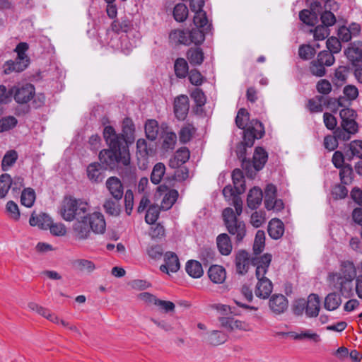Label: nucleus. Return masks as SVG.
Masks as SVG:
<instances>
[{"label": "nucleus", "instance_id": "f257e3e1", "mask_svg": "<svg viewBox=\"0 0 362 362\" xmlns=\"http://www.w3.org/2000/svg\"><path fill=\"white\" fill-rule=\"evenodd\" d=\"M103 137L109 146L99 153V160L106 168L114 169L118 165H122L129 170L131 177H135V168L129 166L130 154L126 146L120 145L116 131L112 126H106L103 130Z\"/></svg>", "mask_w": 362, "mask_h": 362}, {"label": "nucleus", "instance_id": "f03ea898", "mask_svg": "<svg viewBox=\"0 0 362 362\" xmlns=\"http://www.w3.org/2000/svg\"><path fill=\"white\" fill-rule=\"evenodd\" d=\"M356 277V269L353 262L341 261L339 271L329 274V281L341 296L349 298L353 296V281Z\"/></svg>", "mask_w": 362, "mask_h": 362}, {"label": "nucleus", "instance_id": "7ed1b4c3", "mask_svg": "<svg viewBox=\"0 0 362 362\" xmlns=\"http://www.w3.org/2000/svg\"><path fill=\"white\" fill-rule=\"evenodd\" d=\"M235 211L230 207L223 209L222 212L224 225L230 235L234 237L236 243H240L246 235V226L243 221L238 218L243 212V201L235 198L234 201Z\"/></svg>", "mask_w": 362, "mask_h": 362}, {"label": "nucleus", "instance_id": "20e7f679", "mask_svg": "<svg viewBox=\"0 0 362 362\" xmlns=\"http://www.w3.org/2000/svg\"><path fill=\"white\" fill-rule=\"evenodd\" d=\"M272 262V255L270 254H264L260 259L253 261L254 265L256 266V277L258 282L255 290V295L262 299H267L270 296L273 289L272 281L265 276L268 268Z\"/></svg>", "mask_w": 362, "mask_h": 362}, {"label": "nucleus", "instance_id": "39448f33", "mask_svg": "<svg viewBox=\"0 0 362 362\" xmlns=\"http://www.w3.org/2000/svg\"><path fill=\"white\" fill-rule=\"evenodd\" d=\"M89 205L87 202L73 197H66L62 201L60 214L67 221L80 218H86Z\"/></svg>", "mask_w": 362, "mask_h": 362}, {"label": "nucleus", "instance_id": "423d86ee", "mask_svg": "<svg viewBox=\"0 0 362 362\" xmlns=\"http://www.w3.org/2000/svg\"><path fill=\"white\" fill-rule=\"evenodd\" d=\"M28 49V45L26 42H20L16 47L17 53L16 59L8 60L4 64V72L5 74H10L12 72H21L25 70L29 64V59L25 52Z\"/></svg>", "mask_w": 362, "mask_h": 362}, {"label": "nucleus", "instance_id": "0eeeda50", "mask_svg": "<svg viewBox=\"0 0 362 362\" xmlns=\"http://www.w3.org/2000/svg\"><path fill=\"white\" fill-rule=\"evenodd\" d=\"M347 100L344 98H331L323 95H316L308 100V107L311 112H321L324 107L336 111L339 106H346Z\"/></svg>", "mask_w": 362, "mask_h": 362}, {"label": "nucleus", "instance_id": "6e6552de", "mask_svg": "<svg viewBox=\"0 0 362 362\" xmlns=\"http://www.w3.org/2000/svg\"><path fill=\"white\" fill-rule=\"evenodd\" d=\"M134 133L135 127L132 119L125 117L122 121V134L116 132V135L121 140L120 145L126 146L128 148L129 145L132 144L135 140Z\"/></svg>", "mask_w": 362, "mask_h": 362}, {"label": "nucleus", "instance_id": "1a4fd4ad", "mask_svg": "<svg viewBox=\"0 0 362 362\" xmlns=\"http://www.w3.org/2000/svg\"><path fill=\"white\" fill-rule=\"evenodd\" d=\"M339 116L341 119V127L347 128L346 130H349V132H358V124L356 122L357 114L355 110L346 107L340 110Z\"/></svg>", "mask_w": 362, "mask_h": 362}, {"label": "nucleus", "instance_id": "9d476101", "mask_svg": "<svg viewBox=\"0 0 362 362\" xmlns=\"http://www.w3.org/2000/svg\"><path fill=\"white\" fill-rule=\"evenodd\" d=\"M14 99L18 103L24 104L29 102L34 96L35 88L30 83L12 88Z\"/></svg>", "mask_w": 362, "mask_h": 362}, {"label": "nucleus", "instance_id": "9b49d317", "mask_svg": "<svg viewBox=\"0 0 362 362\" xmlns=\"http://www.w3.org/2000/svg\"><path fill=\"white\" fill-rule=\"evenodd\" d=\"M189 6L192 11L194 12V24L195 26L206 27L207 24L206 13L203 10L204 0H189Z\"/></svg>", "mask_w": 362, "mask_h": 362}, {"label": "nucleus", "instance_id": "f8f14e48", "mask_svg": "<svg viewBox=\"0 0 362 362\" xmlns=\"http://www.w3.org/2000/svg\"><path fill=\"white\" fill-rule=\"evenodd\" d=\"M259 258L250 259V255L245 250H240L236 253L235 263L237 273L241 275L245 274L250 268V264Z\"/></svg>", "mask_w": 362, "mask_h": 362}, {"label": "nucleus", "instance_id": "ddd939ff", "mask_svg": "<svg viewBox=\"0 0 362 362\" xmlns=\"http://www.w3.org/2000/svg\"><path fill=\"white\" fill-rule=\"evenodd\" d=\"M105 170L100 163H91L86 168L87 177L92 183H100L105 177Z\"/></svg>", "mask_w": 362, "mask_h": 362}, {"label": "nucleus", "instance_id": "4468645a", "mask_svg": "<svg viewBox=\"0 0 362 362\" xmlns=\"http://www.w3.org/2000/svg\"><path fill=\"white\" fill-rule=\"evenodd\" d=\"M165 264L160 265V270L164 273L177 272L180 268L177 255L173 252H166L164 254Z\"/></svg>", "mask_w": 362, "mask_h": 362}, {"label": "nucleus", "instance_id": "2eb2a0df", "mask_svg": "<svg viewBox=\"0 0 362 362\" xmlns=\"http://www.w3.org/2000/svg\"><path fill=\"white\" fill-rule=\"evenodd\" d=\"M189 98L185 95L177 96L174 101V113L179 120H184L189 112Z\"/></svg>", "mask_w": 362, "mask_h": 362}, {"label": "nucleus", "instance_id": "dca6fc26", "mask_svg": "<svg viewBox=\"0 0 362 362\" xmlns=\"http://www.w3.org/2000/svg\"><path fill=\"white\" fill-rule=\"evenodd\" d=\"M81 220L78 221L73 226V233L74 237L77 240H86L87 239L91 231V228L88 223V214L86 218H81Z\"/></svg>", "mask_w": 362, "mask_h": 362}, {"label": "nucleus", "instance_id": "f3484780", "mask_svg": "<svg viewBox=\"0 0 362 362\" xmlns=\"http://www.w3.org/2000/svg\"><path fill=\"white\" fill-rule=\"evenodd\" d=\"M287 298L282 294H274L269 300V306L275 315L284 313L288 308Z\"/></svg>", "mask_w": 362, "mask_h": 362}, {"label": "nucleus", "instance_id": "a211bd4d", "mask_svg": "<svg viewBox=\"0 0 362 362\" xmlns=\"http://www.w3.org/2000/svg\"><path fill=\"white\" fill-rule=\"evenodd\" d=\"M344 54L354 66H359L362 62V42L357 41L351 43Z\"/></svg>", "mask_w": 362, "mask_h": 362}, {"label": "nucleus", "instance_id": "6ab92c4d", "mask_svg": "<svg viewBox=\"0 0 362 362\" xmlns=\"http://www.w3.org/2000/svg\"><path fill=\"white\" fill-rule=\"evenodd\" d=\"M106 187L111 196L117 200H120L124 195V187L121 180L115 176L109 177L106 180Z\"/></svg>", "mask_w": 362, "mask_h": 362}, {"label": "nucleus", "instance_id": "aec40b11", "mask_svg": "<svg viewBox=\"0 0 362 362\" xmlns=\"http://www.w3.org/2000/svg\"><path fill=\"white\" fill-rule=\"evenodd\" d=\"M88 220L91 230L95 233H103L105 230L106 223L104 216L100 212H94L88 215Z\"/></svg>", "mask_w": 362, "mask_h": 362}, {"label": "nucleus", "instance_id": "412c9836", "mask_svg": "<svg viewBox=\"0 0 362 362\" xmlns=\"http://www.w3.org/2000/svg\"><path fill=\"white\" fill-rule=\"evenodd\" d=\"M221 325L229 330L239 329L243 331H249L250 325L245 322L235 320L233 317H222L219 320Z\"/></svg>", "mask_w": 362, "mask_h": 362}, {"label": "nucleus", "instance_id": "4be33fe9", "mask_svg": "<svg viewBox=\"0 0 362 362\" xmlns=\"http://www.w3.org/2000/svg\"><path fill=\"white\" fill-rule=\"evenodd\" d=\"M189 151L185 148L178 149L173 157L169 160V166L172 168H177L185 163L189 158Z\"/></svg>", "mask_w": 362, "mask_h": 362}, {"label": "nucleus", "instance_id": "5701e85b", "mask_svg": "<svg viewBox=\"0 0 362 362\" xmlns=\"http://www.w3.org/2000/svg\"><path fill=\"white\" fill-rule=\"evenodd\" d=\"M211 24L207 21L206 27L196 26L195 28H192L189 31V40L191 43L195 45L202 44L205 40V33L210 30Z\"/></svg>", "mask_w": 362, "mask_h": 362}, {"label": "nucleus", "instance_id": "b1692460", "mask_svg": "<svg viewBox=\"0 0 362 362\" xmlns=\"http://www.w3.org/2000/svg\"><path fill=\"white\" fill-rule=\"evenodd\" d=\"M136 149L137 154L143 158L153 156L156 152L155 145L151 142H147L144 139L137 140Z\"/></svg>", "mask_w": 362, "mask_h": 362}, {"label": "nucleus", "instance_id": "393cba45", "mask_svg": "<svg viewBox=\"0 0 362 362\" xmlns=\"http://www.w3.org/2000/svg\"><path fill=\"white\" fill-rule=\"evenodd\" d=\"M208 276L213 283L220 284L226 280V272L223 267L215 264L209 267Z\"/></svg>", "mask_w": 362, "mask_h": 362}, {"label": "nucleus", "instance_id": "a878e982", "mask_svg": "<svg viewBox=\"0 0 362 362\" xmlns=\"http://www.w3.org/2000/svg\"><path fill=\"white\" fill-rule=\"evenodd\" d=\"M320 311V298L316 294H310L305 304V314L308 317H313L318 315Z\"/></svg>", "mask_w": 362, "mask_h": 362}, {"label": "nucleus", "instance_id": "bb28decb", "mask_svg": "<svg viewBox=\"0 0 362 362\" xmlns=\"http://www.w3.org/2000/svg\"><path fill=\"white\" fill-rule=\"evenodd\" d=\"M216 245L219 252L222 255H229L233 249L232 243L229 235L226 233H221L216 238Z\"/></svg>", "mask_w": 362, "mask_h": 362}, {"label": "nucleus", "instance_id": "cd10ccee", "mask_svg": "<svg viewBox=\"0 0 362 362\" xmlns=\"http://www.w3.org/2000/svg\"><path fill=\"white\" fill-rule=\"evenodd\" d=\"M284 233V225L279 219H272L268 226V233L274 240L279 239Z\"/></svg>", "mask_w": 362, "mask_h": 362}, {"label": "nucleus", "instance_id": "c85d7f7f", "mask_svg": "<svg viewBox=\"0 0 362 362\" xmlns=\"http://www.w3.org/2000/svg\"><path fill=\"white\" fill-rule=\"evenodd\" d=\"M262 191L259 187H253L249 192L247 203L249 208L255 209L259 207L262 201Z\"/></svg>", "mask_w": 362, "mask_h": 362}, {"label": "nucleus", "instance_id": "c756f323", "mask_svg": "<svg viewBox=\"0 0 362 362\" xmlns=\"http://www.w3.org/2000/svg\"><path fill=\"white\" fill-rule=\"evenodd\" d=\"M341 293L332 292L329 293L325 298L324 307L329 311L337 310L341 304Z\"/></svg>", "mask_w": 362, "mask_h": 362}, {"label": "nucleus", "instance_id": "7c9ffc66", "mask_svg": "<svg viewBox=\"0 0 362 362\" xmlns=\"http://www.w3.org/2000/svg\"><path fill=\"white\" fill-rule=\"evenodd\" d=\"M52 221L51 217L46 214H41L36 216L32 214L29 223L32 226H38L42 229H47L50 226Z\"/></svg>", "mask_w": 362, "mask_h": 362}, {"label": "nucleus", "instance_id": "2f4dec72", "mask_svg": "<svg viewBox=\"0 0 362 362\" xmlns=\"http://www.w3.org/2000/svg\"><path fill=\"white\" fill-rule=\"evenodd\" d=\"M132 21L127 17L121 18L119 20H115L112 23L111 29L116 33H127L132 28Z\"/></svg>", "mask_w": 362, "mask_h": 362}, {"label": "nucleus", "instance_id": "473e14b6", "mask_svg": "<svg viewBox=\"0 0 362 362\" xmlns=\"http://www.w3.org/2000/svg\"><path fill=\"white\" fill-rule=\"evenodd\" d=\"M232 180L235 192L240 194L245 191V177L241 170L236 168L232 173Z\"/></svg>", "mask_w": 362, "mask_h": 362}, {"label": "nucleus", "instance_id": "72a5a7b5", "mask_svg": "<svg viewBox=\"0 0 362 362\" xmlns=\"http://www.w3.org/2000/svg\"><path fill=\"white\" fill-rule=\"evenodd\" d=\"M185 270L191 277L194 279L200 278L204 274L202 264L193 259L187 262Z\"/></svg>", "mask_w": 362, "mask_h": 362}, {"label": "nucleus", "instance_id": "f704fd0d", "mask_svg": "<svg viewBox=\"0 0 362 362\" xmlns=\"http://www.w3.org/2000/svg\"><path fill=\"white\" fill-rule=\"evenodd\" d=\"M187 59L193 66L200 65L204 59V52L199 47H192L187 52Z\"/></svg>", "mask_w": 362, "mask_h": 362}, {"label": "nucleus", "instance_id": "c9c22d12", "mask_svg": "<svg viewBox=\"0 0 362 362\" xmlns=\"http://www.w3.org/2000/svg\"><path fill=\"white\" fill-rule=\"evenodd\" d=\"M267 160V153L262 147H257L253 155V166L256 170H260Z\"/></svg>", "mask_w": 362, "mask_h": 362}, {"label": "nucleus", "instance_id": "e433bc0d", "mask_svg": "<svg viewBox=\"0 0 362 362\" xmlns=\"http://www.w3.org/2000/svg\"><path fill=\"white\" fill-rule=\"evenodd\" d=\"M158 124L155 119H148L145 124L146 136L151 141L156 139L158 134Z\"/></svg>", "mask_w": 362, "mask_h": 362}, {"label": "nucleus", "instance_id": "4c0bfd02", "mask_svg": "<svg viewBox=\"0 0 362 362\" xmlns=\"http://www.w3.org/2000/svg\"><path fill=\"white\" fill-rule=\"evenodd\" d=\"M299 18L305 24L308 25H315L318 19V13L317 11H312L311 10L304 9L299 13Z\"/></svg>", "mask_w": 362, "mask_h": 362}, {"label": "nucleus", "instance_id": "58836bf2", "mask_svg": "<svg viewBox=\"0 0 362 362\" xmlns=\"http://www.w3.org/2000/svg\"><path fill=\"white\" fill-rule=\"evenodd\" d=\"M228 337L223 332L214 330L208 334L207 341L213 346H218L225 343Z\"/></svg>", "mask_w": 362, "mask_h": 362}, {"label": "nucleus", "instance_id": "ea45409f", "mask_svg": "<svg viewBox=\"0 0 362 362\" xmlns=\"http://www.w3.org/2000/svg\"><path fill=\"white\" fill-rule=\"evenodd\" d=\"M178 197V192L175 189H172L165 194L160 205L162 210L170 209L176 202Z\"/></svg>", "mask_w": 362, "mask_h": 362}, {"label": "nucleus", "instance_id": "a19ab883", "mask_svg": "<svg viewBox=\"0 0 362 362\" xmlns=\"http://www.w3.org/2000/svg\"><path fill=\"white\" fill-rule=\"evenodd\" d=\"M170 38L171 40L175 41L179 44H183L188 45L190 44V40H189V33L188 31L181 30H173L170 33Z\"/></svg>", "mask_w": 362, "mask_h": 362}, {"label": "nucleus", "instance_id": "79ce46f5", "mask_svg": "<svg viewBox=\"0 0 362 362\" xmlns=\"http://www.w3.org/2000/svg\"><path fill=\"white\" fill-rule=\"evenodd\" d=\"M165 173V166L162 163H156L151 174V181L155 185L160 182Z\"/></svg>", "mask_w": 362, "mask_h": 362}, {"label": "nucleus", "instance_id": "37998d69", "mask_svg": "<svg viewBox=\"0 0 362 362\" xmlns=\"http://www.w3.org/2000/svg\"><path fill=\"white\" fill-rule=\"evenodd\" d=\"M162 148L168 151L174 149L177 141V135L173 132H166L163 135Z\"/></svg>", "mask_w": 362, "mask_h": 362}, {"label": "nucleus", "instance_id": "c03bdc74", "mask_svg": "<svg viewBox=\"0 0 362 362\" xmlns=\"http://www.w3.org/2000/svg\"><path fill=\"white\" fill-rule=\"evenodd\" d=\"M17 159L18 153L15 150L7 151L2 159V170L4 171L8 170L16 162Z\"/></svg>", "mask_w": 362, "mask_h": 362}, {"label": "nucleus", "instance_id": "a18cd8bd", "mask_svg": "<svg viewBox=\"0 0 362 362\" xmlns=\"http://www.w3.org/2000/svg\"><path fill=\"white\" fill-rule=\"evenodd\" d=\"M196 132V129L192 124H187L182 127L180 131V141L181 143L186 144L191 140Z\"/></svg>", "mask_w": 362, "mask_h": 362}, {"label": "nucleus", "instance_id": "49530a36", "mask_svg": "<svg viewBox=\"0 0 362 362\" xmlns=\"http://www.w3.org/2000/svg\"><path fill=\"white\" fill-rule=\"evenodd\" d=\"M265 245V233L262 230H258L256 233L254 245H253V251L254 253L258 255L261 253Z\"/></svg>", "mask_w": 362, "mask_h": 362}, {"label": "nucleus", "instance_id": "de8ad7c7", "mask_svg": "<svg viewBox=\"0 0 362 362\" xmlns=\"http://www.w3.org/2000/svg\"><path fill=\"white\" fill-rule=\"evenodd\" d=\"M11 186L12 179L11 176L7 173L2 174L0 176V199L6 197Z\"/></svg>", "mask_w": 362, "mask_h": 362}, {"label": "nucleus", "instance_id": "09e8293b", "mask_svg": "<svg viewBox=\"0 0 362 362\" xmlns=\"http://www.w3.org/2000/svg\"><path fill=\"white\" fill-rule=\"evenodd\" d=\"M35 200V192L31 188L25 189L21 194V202L26 207H31Z\"/></svg>", "mask_w": 362, "mask_h": 362}, {"label": "nucleus", "instance_id": "8fccbe9b", "mask_svg": "<svg viewBox=\"0 0 362 362\" xmlns=\"http://www.w3.org/2000/svg\"><path fill=\"white\" fill-rule=\"evenodd\" d=\"M175 73L180 78H185L188 74V64L183 58H178L174 65Z\"/></svg>", "mask_w": 362, "mask_h": 362}, {"label": "nucleus", "instance_id": "3c124183", "mask_svg": "<svg viewBox=\"0 0 362 362\" xmlns=\"http://www.w3.org/2000/svg\"><path fill=\"white\" fill-rule=\"evenodd\" d=\"M339 177L341 183L349 185L353 180V168L350 164H345L340 168Z\"/></svg>", "mask_w": 362, "mask_h": 362}, {"label": "nucleus", "instance_id": "603ef678", "mask_svg": "<svg viewBox=\"0 0 362 362\" xmlns=\"http://www.w3.org/2000/svg\"><path fill=\"white\" fill-rule=\"evenodd\" d=\"M349 68L346 66H340L334 73V82L337 86H341L346 80Z\"/></svg>", "mask_w": 362, "mask_h": 362}, {"label": "nucleus", "instance_id": "864d4df0", "mask_svg": "<svg viewBox=\"0 0 362 362\" xmlns=\"http://www.w3.org/2000/svg\"><path fill=\"white\" fill-rule=\"evenodd\" d=\"M74 266L78 270L87 273H91L95 269V265L92 261L84 259L75 260L74 262Z\"/></svg>", "mask_w": 362, "mask_h": 362}, {"label": "nucleus", "instance_id": "5fc2aeb1", "mask_svg": "<svg viewBox=\"0 0 362 362\" xmlns=\"http://www.w3.org/2000/svg\"><path fill=\"white\" fill-rule=\"evenodd\" d=\"M188 16V8L184 4H177L173 10V16L175 21L183 22Z\"/></svg>", "mask_w": 362, "mask_h": 362}, {"label": "nucleus", "instance_id": "6e6d98bb", "mask_svg": "<svg viewBox=\"0 0 362 362\" xmlns=\"http://www.w3.org/2000/svg\"><path fill=\"white\" fill-rule=\"evenodd\" d=\"M161 208L157 205H151L147 209L145 221L148 224H153L158 220Z\"/></svg>", "mask_w": 362, "mask_h": 362}, {"label": "nucleus", "instance_id": "4d7b16f0", "mask_svg": "<svg viewBox=\"0 0 362 362\" xmlns=\"http://www.w3.org/2000/svg\"><path fill=\"white\" fill-rule=\"evenodd\" d=\"M17 124L18 120L13 116L4 117L0 119V133L12 129Z\"/></svg>", "mask_w": 362, "mask_h": 362}, {"label": "nucleus", "instance_id": "13d9d810", "mask_svg": "<svg viewBox=\"0 0 362 362\" xmlns=\"http://www.w3.org/2000/svg\"><path fill=\"white\" fill-rule=\"evenodd\" d=\"M310 73L317 77H322L325 75V66L317 59L310 62L309 67Z\"/></svg>", "mask_w": 362, "mask_h": 362}, {"label": "nucleus", "instance_id": "bf43d9fd", "mask_svg": "<svg viewBox=\"0 0 362 362\" xmlns=\"http://www.w3.org/2000/svg\"><path fill=\"white\" fill-rule=\"evenodd\" d=\"M119 201L117 199H107L104 204L103 207L105 210V211L112 216H117L119 213Z\"/></svg>", "mask_w": 362, "mask_h": 362}, {"label": "nucleus", "instance_id": "052dcab7", "mask_svg": "<svg viewBox=\"0 0 362 362\" xmlns=\"http://www.w3.org/2000/svg\"><path fill=\"white\" fill-rule=\"evenodd\" d=\"M291 337H292L294 339L296 340H302L304 339H309L313 340L315 342H318L320 341V336L316 333H313L310 330H306L305 332H302L300 333H296L293 332H291Z\"/></svg>", "mask_w": 362, "mask_h": 362}, {"label": "nucleus", "instance_id": "680f3d73", "mask_svg": "<svg viewBox=\"0 0 362 362\" xmlns=\"http://www.w3.org/2000/svg\"><path fill=\"white\" fill-rule=\"evenodd\" d=\"M344 98L347 100V105L346 106H343L344 107H346L350 105V103L351 100H355L358 95V89L356 86L348 85L344 87L343 90Z\"/></svg>", "mask_w": 362, "mask_h": 362}, {"label": "nucleus", "instance_id": "e2e57ef3", "mask_svg": "<svg viewBox=\"0 0 362 362\" xmlns=\"http://www.w3.org/2000/svg\"><path fill=\"white\" fill-rule=\"evenodd\" d=\"M247 129H251L254 134L257 136V139H261L265 133L263 124L257 119L251 120Z\"/></svg>", "mask_w": 362, "mask_h": 362}, {"label": "nucleus", "instance_id": "0e129e2a", "mask_svg": "<svg viewBox=\"0 0 362 362\" xmlns=\"http://www.w3.org/2000/svg\"><path fill=\"white\" fill-rule=\"evenodd\" d=\"M317 59L327 66H330L335 61L333 54L327 50L320 52L317 54Z\"/></svg>", "mask_w": 362, "mask_h": 362}, {"label": "nucleus", "instance_id": "69168bd1", "mask_svg": "<svg viewBox=\"0 0 362 362\" xmlns=\"http://www.w3.org/2000/svg\"><path fill=\"white\" fill-rule=\"evenodd\" d=\"M298 54L301 59L308 60L314 57L315 54V49L309 45H303L299 47Z\"/></svg>", "mask_w": 362, "mask_h": 362}, {"label": "nucleus", "instance_id": "338daca9", "mask_svg": "<svg viewBox=\"0 0 362 362\" xmlns=\"http://www.w3.org/2000/svg\"><path fill=\"white\" fill-rule=\"evenodd\" d=\"M328 52H330L332 54L340 52L341 49V45L338 38L335 37H331L327 39L326 42Z\"/></svg>", "mask_w": 362, "mask_h": 362}, {"label": "nucleus", "instance_id": "774afa93", "mask_svg": "<svg viewBox=\"0 0 362 362\" xmlns=\"http://www.w3.org/2000/svg\"><path fill=\"white\" fill-rule=\"evenodd\" d=\"M249 113L245 108H240L235 117V124L239 129H244L245 127V120L249 119Z\"/></svg>", "mask_w": 362, "mask_h": 362}]
</instances>
